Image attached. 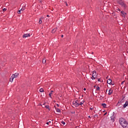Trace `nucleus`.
<instances>
[{"mask_svg": "<svg viewBox=\"0 0 128 128\" xmlns=\"http://www.w3.org/2000/svg\"><path fill=\"white\" fill-rule=\"evenodd\" d=\"M120 122L122 126L124 128H128V122L126 121L124 118H120Z\"/></svg>", "mask_w": 128, "mask_h": 128, "instance_id": "obj_1", "label": "nucleus"}, {"mask_svg": "<svg viewBox=\"0 0 128 128\" xmlns=\"http://www.w3.org/2000/svg\"><path fill=\"white\" fill-rule=\"evenodd\" d=\"M118 3L120 4V6H122L124 8H126V4H124V2L120 0L118 1Z\"/></svg>", "mask_w": 128, "mask_h": 128, "instance_id": "obj_2", "label": "nucleus"}, {"mask_svg": "<svg viewBox=\"0 0 128 128\" xmlns=\"http://www.w3.org/2000/svg\"><path fill=\"white\" fill-rule=\"evenodd\" d=\"M72 104L76 108H78V106H80V103H76V101H74L72 102Z\"/></svg>", "mask_w": 128, "mask_h": 128, "instance_id": "obj_3", "label": "nucleus"}, {"mask_svg": "<svg viewBox=\"0 0 128 128\" xmlns=\"http://www.w3.org/2000/svg\"><path fill=\"white\" fill-rule=\"evenodd\" d=\"M28 36H30V34H24L22 36V38H28Z\"/></svg>", "mask_w": 128, "mask_h": 128, "instance_id": "obj_4", "label": "nucleus"}, {"mask_svg": "<svg viewBox=\"0 0 128 128\" xmlns=\"http://www.w3.org/2000/svg\"><path fill=\"white\" fill-rule=\"evenodd\" d=\"M18 73H15L14 74H12V78H18Z\"/></svg>", "mask_w": 128, "mask_h": 128, "instance_id": "obj_5", "label": "nucleus"}, {"mask_svg": "<svg viewBox=\"0 0 128 128\" xmlns=\"http://www.w3.org/2000/svg\"><path fill=\"white\" fill-rule=\"evenodd\" d=\"M121 14H122V16H126V13L124 12V11H122Z\"/></svg>", "mask_w": 128, "mask_h": 128, "instance_id": "obj_6", "label": "nucleus"}, {"mask_svg": "<svg viewBox=\"0 0 128 128\" xmlns=\"http://www.w3.org/2000/svg\"><path fill=\"white\" fill-rule=\"evenodd\" d=\"M128 106V102H126V103L124 104V108H126Z\"/></svg>", "mask_w": 128, "mask_h": 128, "instance_id": "obj_7", "label": "nucleus"}, {"mask_svg": "<svg viewBox=\"0 0 128 128\" xmlns=\"http://www.w3.org/2000/svg\"><path fill=\"white\" fill-rule=\"evenodd\" d=\"M112 94V90H108V94L109 95V96H110V94Z\"/></svg>", "mask_w": 128, "mask_h": 128, "instance_id": "obj_8", "label": "nucleus"}, {"mask_svg": "<svg viewBox=\"0 0 128 128\" xmlns=\"http://www.w3.org/2000/svg\"><path fill=\"white\" fill-rule=\"evenodd\" d=\"M107 84H112V80L108 79L107 80Z\"/></svg>", "mask_w": 128, "mask_h": 128, "instance_id": "obj_9", "label": "nucleus"}, {"mask_svg": "<svg viewBox=\"0 0 128 128\" xmlns=\"http://www.w3.org/2000/svg\"><path fill=\"white\" fill-rule=\"evenodd\" d=\"M57 28H55L53 29L52 32V34H54V32H56Z\"/></svg>", "mask_w": 128, "mask_h": 128, "instance_id": "obj_10", "label": "nucleus"}, {"mask_svg": "<svg viewBox=\"0 0 128 128\" xmlns=\"http://www.w3.org/2000/svg\"><path fill=\"white\" fill-rule=\"evenodd\" d=\"M92 76H95V77L96 78V72H94V71L93 72V74H92Z\"/></svg>", "mask_w": 128, "mask_h": 128, "instance_id": "obj_11", "label": "nucleus"}, {"mask_svg": "<svg viewBox=\"0 0 128 128\" xmlns=\"http://www.w3.org/2000/svg\"><path fill=\"white\" fill-rule=\"evenodd\" d=\"M54 108H55L57 112H60V108H56V106H54Z\"/></svg>", "mask_w": 128, "mask_h": 128, "instance_id": "obj_12", "label": "nucleus"}, {"mask_svg": "<svg viewBox=\"0 0 128 128\" xmlns=\"http://www.w3.org/2000/svg\"><path fill=\"white\" fill-rule=\"evenodd\" d=\"M43 18H44V17H42L41 18H40L38 24H41L42 22V19H43Z\"/></svg>", "mask_w": 128, "mask_h": 128, "instance_id": "obj_13", "label": "nucleus"}, {"mask_svg": "<svg viewBox=\"0 0 128 128\" xmlns=\"http://www.w3.org/2000/svg\"><path fill=\"white\" fill-rule=\"evenodd\" d=\"M14 77H12V76L11 78H10V82H14Z\"/></svg>", "mask_w": 128, "mask_h": 128, "instance_id": "obj_14", "label": "nucleus"}, {"mask_svg": "<svg viewBox=\"0 0 128 128\" xmlns=\"http://www.w3.org/2000/svg\"><path fill=\"white\" fill-rule=\"evenodd\" d=\"M52 92H54V90H51L50 93L49 94V96L52 98Z\"/></svg>", "mask_w": 128, "mask_h": 128, "instance_id": "obj_15", "label": "nucleus"}, {"mask_svg": "<svg viewBox=\"0 0 128 128\" xmlns=\"http://www.w3.org/2000/svg\"><path fill=\"white\" fill-rule=\"evenodd\" d=\"M102 106H103V108H106V104H102Z\"/></svg>", "mask_w": 128, "mask_h": 128, "instance_id": "obj_16", "label": "nucleus"}, {"mask_svg": "<svg viewBox=\"0 0 128 128\" xmlns=\"http://www.w3.org/2000/svg\"><path fill=\"white\" fill-rule=\"evenodd\" d=\"M110 120H112V122H114V116H112L111 117H110Z\"/></svg>", "mask_w": 128, "mask_h": 128, "instance_id": "obj_17", "label": "nucleus"}, {"mask_svg": "<svg viewBox=\"0 0 128 128\" xmlns=\"http://www.w3.org/2000/svg\"><path fill=\"white\" fill-rule=\"evenodd\" d=\"M40 92H44V88H41L40 90Z\"/></svg>", "mask_w": 128, "mask_h": 128, "instance_id": "obj_18", "label": "nucleus"}, {"mask_svg": "<svg viewBox=\"0 0 128 128\" xmlns=\"http://www.w3.org/2000/svg\"><path fill=\"white\" fill-rule=\"evenodd\" d=\"M84 104V101H82L79 104V106H82V104Z\"/></svg>", "mask_w": 128, "mask_h": 128, "instance_id": "obj_19", "label": "nucleus"}, {"mask_svg": "<svg viewBox=\"0 0 128 128\" xmlns=\"http://www.w3.org/2000/svg\"><path fill=\"white\" fill-rule=\"evenodd\" d=\"M46 108H48V110H50V106H45Z\"/></svg>", "mask_w": 128, "mask_h": 128, "instance_id": "obj_20", "label": "nucleus"}, {"mask_svg": "<svg viewBox=\"0 0 128 128\" xmlns=\"http://www.w3.org/2000/svg\"><path fill=\"white\" fill-rule=\"evenodd\" d=\"M46 59H43L42 63L43 64H46Z\"/></svg>", "mask_w": 128, "mask_h": 128, "instance_id": "obj_21", "label": "nucleus"}, {"mask_svg": "<svg viewBox=\"0 0 128 128\" xmlns=\"http://www.w3.org/2000/svg\"><path fill=\"white\" fill-rule=\"evenodd\" d=\"M92 80H96V77L94 76H92V77L91 78Z\"/></svg>", "mask_w": 128, "mask_h": 128, "instance_id": "obj_22", "label": "nucleus"}, {"mask_svg": "<svg viewBox=\"0 0 128 128\" xmlns=\"http://www.w3.org/2000/svg\"><path fill=\"white\" fill-rule=\"evenodd\" d=\"M96 89L97 90H100V86H97L96 87Z\"/></svg>", "mask_w": 128, "mask_h": 128, "instance_id": "obj_23", "label": "nucleus"}, {"mask_svg": "<svg viewBox=\"0 0 128 128\" xmlns=\"http://www.w3.org/2000/svg\"><path fill=\"white\" fill-rule=\"evenodd\" d=\"M61 124H66V122L64 121H62Z\"/></svg>", "mask_w": 128, "mask_h": 128, "instance_id": "obj_24", "label": "nucleus"}, {"mask_svg": "<svg viewBox=\"0 0 128 128\" xmlns=\"http://www.w3.org/2000/svg\"><path fill=\"white\" fill-rule=\"evenodd\" d=\"M22 8H23L24 10H26V6H23Z\"/></svg>", "mask_w": 128, "mask_h": 128, "instance_id": "obj_25", "label": "nucleus"}, {"mask_svg": "<svg viewBox=\"0 0 128 128\" xmlns=\"http://www.w3.org/2000/svg\"><path fill=\"white\" fill-rule=\"evenodd\" d=\"M20 10H21V12H24V9L22 8V9Z\"/></svg>", "mask_w": 128, "mask_h": 128, "instance_id": "obj_26", "label": "nucleus"}, {"mask_svg": "<svg viewBox=\"0 0 128 128\" xmlns=\"http://www.w3.org/2000/svg\"><path fill=\"white\" fill-rule=\"evenodd\" d=\"M6 8H4L3 9V12H6Z\"/></svg>", "mask_w": 128, "mask_h": 128, "instance_id": "obj_27", "label": "nucleus"}, {"mask_svg": "<svg viewBox=\"0 0 128 128\" xmlns=\"http://www.w3.org/2000/svg\"><path fill=\"white\" fill-rule=\"evenodd\" d=\"M22 11L20 10H19L18 11V14H20V12H21Z\"/></svg>", "mask_w": 128, "mask_h": 128, "instance_id": "obj_28", "label": "nucleus"}, {"mask_svg": "<svg viewBox=\"0 0 128 128\" xmlns=\"http://www.w3.org/2000/svg\"><path fill=\"white\" fill-rule=\"evenodd\" d=\"M66 4V6H68V2H65Z\"/></svg>", "mask_w": 128, "mask_h": 128, "instance_id": "obj_29", "label": "nucleus"}, {"mask_svg": "<svg viewBox=\"0 0 128 128\" xmlns=\"http://www.w3.org/2000/svg\"><path fill=\"white\" fill-rule=\"evenodd\" d=\"M116 10H119V12H120V9L119 8H117Z\"/></svg>", "mask_w": 128, "mask_h": 128, "instance_id": "obj_30", "label": "nucleus"}, {"mask_svg": "<svg viewBox=\"0 0 128 128\" xmlns=\"http://www.w3.org/2000/svg\"><path fill=\"white\" fill-rule=\"evenodd\" d=\"M90 110H94V108H90Z\"/></svg>", "mask_w": 128, "mask_h": 128, "instance_id": "obj_31", "label": "nucleus"}, {"mask_svg": "<svg viewBox=\"0 0 128 128\" xmlns=\"http://www.w3.org/2000/svg\"><path fill=\"white\" fill-rule=\"evenodd\" d=\"M124 81H123V82L121 83V84H124Z\"/></svg>", "mask_w": 128, "mask_h": 128, "instance_id": "obj_32", "label": "nucleus"}, {"mask_svg": "<svg viewBox=\"0 0 128 128\" xmlns=\"http://www.w3.org/2000/svg\"><path fill=\"white\" fill-rule=\"evenodd\" d=\"M98 82H100V78L98 79Z\"/></svg>", "mask_w": 128, "mask_h": 128, "instance_id": "obj_33", "label": "nucleus"}, {"mask_svg": "<svg viewBox=\"0 0 128 128\" xmlns=\"http://www.w3.org/2000/svg\"><path fill=\"white\" fill-rule=\"evenodd\" d=\"M75 102H76V104H78V100H76Z\"/></svg>", "mask_w": 128, "mask_h": 128, "instance_id": "obj_34", "label": "nucleus"}, {"mask_svg": "<svg viewBox=\"0 0 128 128\" xmlns=\"http://www.w3.org/2000/svg\"><path fill=\"white\" fill-rule=\"evenodd\" d=\"M84 90H86V88H84Z\"/></svg>", "mask_w": 128, "mask_h": 128, "instance_id": "obj_35", "label": "nucleus"}, {"mask_svg": "<svg viewBox=\"0 0 128 128\" xmlns=\"http://www.w3.org/2000/svg\"><path fill=\"white\" fill-rule=\"evenodd\" d=\"M57 106H60V105L58 104H56Z\"/></svg>", "mask_w": 128, "mask_h": 128, "instance_id": "obj_36", "label": "nucleus"}, {"mask_svg": "<svg viewBox=\"0 0 128 128\" xmlns=\"http://www.w3.org/2000/svg\"><path fill=\"white\" fill-rule=\"evenodd\" d=\"M46 124H49L50 123H49V122H47Z\"/></svg>", "mask_w": 128, "mask_h": 128, "instance_id": "obj_37", "label": "nucleus"}, {"mask_svg": "<svg viewBox=\"0 0 128 128\" xmlns=\"http://www.w3.org/2000/svg\"><path fill=\"white\" fill-rule=\"evenodd\" d=\"M61 37H62V38H64V35H62V36H61Z\"/></svg>", "mask_w": 128, "mask_h": 128, "instance_id": "obj_38", "label": "nucleus"}, {"mask_svg": "<svg viewBox=\"0 0 128 128\" xmlns=\"http://www.w3.org/2000/svg\"><path fill=\"white\" fill-rule=\"evenodd\" d=\"M107 112H106L104 114V116H106V114Z\"/></svg>", "mask_w": 128, "mask_h": 128, "instance_id": "obj_39", "label": "nucleus"}, {"mask_svg": "<svg viewBox=\"0 0 128 128\" xmlns=\"http://www.w3.org/2000/svg\"><path fill=\"white\" fill-rule=\"evenodd\" d=\"M106 78H108V76H107V77Z\"/></svg>", "mask_w": 128, "mask_h": 128, "instance_id": "obj_40", "label": "nucleus"}, {"mask_svg": "<svg viewBox=\"0 0 128 128\" xmlns=\"http://www.w3.org/2000/svg\"><path fill=\"white\" fill-rule=\"evenodd\" d=\"M88 118H90V116H88Z\"/></svg>", "mask_w": 128, "mask_h": 128, "instance_id": "obj_41", "label": "nucleus"}, {"mask_svg": "<svg viewBox=\"0 0 128 128\" xmlns=\"http://www.w3.org/2000/svg\"><path fill=\"white\" fill-rule=\"evenodd\" d=\"M92 54H94V52H92Z\"/></svg>", "mask_w": 128, "mask_h": 128, "instance_id": "obj_42", "label": "nucleus"}, {"mask_svg": "<svg viewBox=\"0 0 128 128\" xmlns=\"http://www.w3.org/2000/svg\"><path fill=\"white\" fill-rule=\"evenodd\" d=\"M54 102H56V100H54Z\"/></svg>", "mask_w": 128, "mask_h": 128, "instance_id": "obj_43", "label": "nucleus"}, {"mask_svg": "<svg viewBox=\"0 0 128 128\" xmlns=\"http://www.w3.org/2000/svg\"><path fill=\"white\" fill-rule=\"evenodd\" d=\"M47 16H48H48H48V15H47Z\"/></svg>", "mask_w": 128, "mask_h": 128, "instance_id": "obj_44", "label": "nucleus"}, {"mask_svg": "<svg viewBox=\"0 0 128 128\" xmlns=\"http://www.w3.org/2000/svg\"><path fill=\"white\" fill-rule=\"evenodd\" d=\"M118 104H120V102H118Z\"/></svg>", "mask_w": 128, "mask_h": 128, "instance_id": "obj_45", "label": "nucleus"}, {"mask_svg": "<svg viewBox=\"0 0 128 128\" xmlns=\"http://www.w3.org/2000/svg\"><path fill=\"white\" fill-rule=\"evenodd\" d=\"M94 87L96 88V86H94Z\"/></svg>", "mask_w": 128, "mask_h": 128, "instance_id": "obj_46", "label": "nucleus"}, {"mask_svg": "<svg viewBox=\"0 0 128 128\" xmlns=\"http://www.w3.org/2000/svg\"><path fill=\"white\" fill-rule=\"evenodd\" d=\"M40 2H42V1H40Z\"/></svg>", "mask_w": 128, "mask_h": 128, "instance_id": "obj_47", "label": "nucleus"}, {"mask_svg": "<svg viewBox=\"0 0 128 128\" xmlns=\"http://www.w3.org/2000/svg\"><path fill=\"white\" fill-rule=\"evenodd\" d=\"M48 122L50 123V122Z\"/></svg>", "mask_w": 128, "mask_h": 128, "instance_id": "obj_48", "label": "nucleus"}, {"mask_svg": "<svg viewBox=\"0 0 128 128\" xmlns=\"http://www.w3.org/2000/svg\"><path fill=\"white\" fill-rule=\"evenodd\" d=\"M122 100H124V98H122Z\"/></svg>", "mask_w": 128, "mask_h": 128, "instance_id": "obj_49", "label": "nucleus"}]
</instances>
